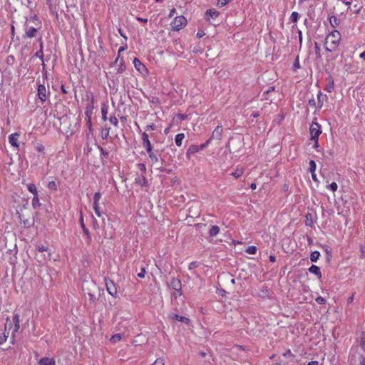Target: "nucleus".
Segmentation results:
<instances>
[{
  "instance_id": "1",
  "label": "nucleus",
  "mask_w": 365,
  "mask_h": 365,
  "mask_svg": "<svg viewBox=\"0 0 365 365\" xmlns=\"http://www.w3.org/2000/svg\"><path fill=\"white\" fill-rule=\"evenodd\" d=\"M341 34L337 30L330 32L325 38L324 46L327 51H336L341 41Z\"/></svg>"
},
{
  "instance_id": "2",
  "label": "nucleus",
  "mask_w": 365,
  "mask_h": 365,
  "mask_svg": "<svg viewBox=\"0 0 365 365\" xmlns=\"http://www.w3.org/2000/svg\"><path fill=\"white\" fill-rule=\"evenodd\" d=\"M187 25V19L183 16H176L170 24V26L173 31H178Z\"/></svg>"
},
{
  "instance_id": "3",
  "label": "nucleus",
  "mask_w": 365,
  "mask_h": 365,
  "mask_svg": "<svg viewBox=\"0 0 365 365\" xmlns=\"http://www.w3.org/2000/svg\"><path fill=\"white\" fill-rule=\"evenodd\" d=\"M50 92L46 88L44 84H38L37 89V96L41 103H43L47 100Z\"/></svg>"
},
{
  "instance_id": "4",
  "label": "nucleus",
  "mask_w": 365,
  "mask_h": 365,
  "mask_svg": "<svg viewBox=\"0 0 365 365\" xmlns=\"http://www.w3.org/2000/svg\"><path fill=\"white\" fill-rule=\"evenodd\" d=\"M322 133L321 125L317 122H312L310 126L311 139L318 138Z\"/></svg>"
},
{
  "instance_id": "5",
  "label": "nucleus",
  "mask_w": 365,
  "mask_h": 365,
  "mask_svg": "<svg viewBox=\"0 0 365 365\" xmlns=\"http://www.w3.org/2000/svg\"><path fill=\"white\" fill-rule=\"evenodd\" d=\"M105 284L106 287V290L108 292V294H110L112 297H115L117 294V288L113 281L107 277H105Z\"/></svg>"
},
{
  "instance_id": "6",
  "label": "nucleus",
  "mask_w": 365,
  "mask_h": 365,
  "mask_svg": "<svg viewBox=\"0 0 365 365\" xmlns=\"http://www.w3.org/2000/svg\"><path fill=\"white\" fill-rule=\"evenodd\" d=\"M133 64L135 69L140 73L142 75H146L148 73V70L145 66L137 58L133 60Z\"/></svg>"
},
{
  "instance_id": "7",
  "label": "nucleus",
  "mask_w": 365,
  "mask_h": 365,
  "mask_svg": "<svg viewBox=\"0 0 365 365\" xmlns=\"http://www.w3.org/2000/svg\"><path fill=\"white\" fill-rule=\"evenodd\" d=\"M20 137V133H14L9 135V143L11 144L12 147L16 148L17 150H19V138Z\"/></svg>"
},
{
  "instance_id": "8",
  "label": "nucleus",
  "mask_w": 365,
  "mask_h": 365,
  "mask_svg": "<svg viewBox=\"0 0 365 365\" xmlns=\"http://www.w3.org/2000/svg\"><path fill=\"white\" fill-rule=\"evenodd\" d=\"M12 322L14 323V327H12L13 331H12V338H15V334L17 333L20 328V316L18 314H15L13 316ZM11 329V327H10Z\"/></svg>"
},
{
  "instance_id": "9",
  "label": "nucleus",
  "mask_w": 365,
  "mask_h": 365,
  "mask_svg": "<svg viewBox=\"0 0 365 365\" xmlns=\"http://www.w3.org/2000/svg\"><path fill=\"white\" fill-rule=\"evenodd\" d=\"M219 16V12L214 9H209L205 13V18L212 24H216L215 19Z\"/></svg>"
},
{
  "instance_id": "10",
  "label": "nucleus",
  "mask_w": 365,
  "mask_h": 365,
  "mask_svg": "<svg viewBox=\"0 0 365 365\" xmlns=\"http://www.w3.org/2000/svg\"><path fill=\"white\" fill-rule=\"evenodd\" d=\"M170 287L177 292L178 296L182 295V292H181L182 284H181V281L179 279L173 278L170 280Z\"/></svg>"
},
{
  "instance_id": "11",
  "label": "nucleus",
  "mask_w": 365,
  "mask_h": 365,
  "mask_svg": "<svg viewBox=\"0 0 365 365\" xmlns=\"http://www.w3.org/2000/svg\"><path fill=\"white\" fill-rule=\"evenodd\" d=\"M94 110V98L91 97V103L87 105L85 110V115L86 118H92Z\"/></svg>"
},
{
  "instance_id": "12",
  "label": "nucleus",
  "mask_w": 365,
  "mask_h": 365,
  "mask_svg": "<svg viewBox=\"0 0 365 365\" xmlns=\"http://www.w3.org/2000/svg\"><path fill=\"white\" fill-rule=\"evenodd\" d=\"M38 365H56V364L52 357H43L38 361Z\"/></svg>"
},
{
  "instance_id": "13",
  "label": "nucleus",
  "mask_w": 365,
  "mask_h": 365,
  "mask_svg": "<svg viewBox=\"0 0 365 365\" xmlns=\"http://www.w3.org/2000/svg\"><path fill=\"white\" fill-rule=\"evenodd\" d=\"M169 317L171 319L177 320V321L182 322H185L186 324H188V322H190V319L188 318L182 317V316H180V315L175 314H170Z\"/></svg>"
},
{
  "instance_id": "14",
  "label": "nucleus",
  "mask_w": 365,
  "mask_h": 365,
  "mask_svg": "<svg viewBox=\"0 0 365 365\" xmlns=\"http://www.w3.org/2000/svg\"><path fill=\"white\" fill-rule=\"evenodd\" d=\"M9 322V318L6 319V327H7V324ZM9 332L6 331V327H5V331L3 333H0V344H3L6 341L7 338L9 337Z\"/></svg>"
},
{
  "instance_id": "15",
  "label": "nucleus",
  "mask_w": 365,
  "mask_h": 365,
  "mask_svg": "<svg viewBox=\"0 0 365 365\" xmlns=\"http://www.w3.org/2000/svg\"><path fill=\"white\" fill-rule=\"evenodd\" d=\"M108 106L106 104H103L101 106V118L103 121L106 122L108 120Z\"/></svg>"
},
{
  "instance_id": "16",
  "label": "nucleus",
  "mask_w": 365,
  "mask_h": 365,
  "mask_svg": "<svg viewBox=\"0 0 365 365\" xmlns=\"http://www.w3.org/2000/svg\"><path fill=\"white\" fill-rule=\"evenodd\" d=\"M37 29L32 26H27L26 29V36L29 38H33L36 36Z\"/></svg>"
},
{
  "instance_id": "17",
  "label": "nucleus",
  "mask_w": 365,
  "mask_h": 365,
  "mask_svg": "<svg viewBox=\"0 0 365 365\" xmlns=\"http://www.w3.org/2000/svg\"><path fill=\"white\" fill-rule=\"evenodd\" d=\"M309 271L311 273L316 274L318 277V278H321L322 277V273L320 272V269H319V267H317L316 265H312L309 267Z\"/></svg>"
},
{
  "instance_id": "18",
  "label": "nucleus",
  "mask_w": 365,
  "mask_h": 365,
  "mask_svg": "<svg viewBox=\"0 0 365 365\" xmlns=\"http://www.w3.org/2000/svg\"><path fill=\"white\" fill-rule=\"evenodd\" d=\"M185 138V134L184 133H178L175 135V143L177 146L180 147L182 143V140Z\"/></svg>"
},
{
  "instance_id": "19",
  "label": "nucleus",
  "mask_w": 365,
  "mask_h": 365,
  "mask_svg": "<svg viewBox=\"0 0 365 365\" xmlns=\"http://www.w3.org/2000/svg\"><path fill=\"white\" fill-rule=\"evenodd\" d=\"M93 210L96 215L98 217H101V208H100V201H93Z\"/></svg>"
},
{
  "instance_id": "20",
  "label": "nucleus",
  "mask_w": 365,
  "mask_h": 365,
  "mask_svg": "<svg viewBox=\"0 0 365 365\" xmlns=\"http://www.w3.org/2000/svg\"><path fill=\"white\" fill-rule=\"evenodd\" d=\"M110 127L105 126L101 130V138L103 140H106L110 135Z\"/></svg>"
},
{
  "instance_id": "21",
  "label": "nucleus",
  "mask_w": 365,
  "mask_h": 365,
  "mask_svg": "<svg viewBox=\"0 0 365 365\" xmlns=\"http://www.w3.org/2000/svg\"><path fill=\"white\" fill-rule=\"evenodd\" d=\"M199 150H200V148L197 145H192L190 146V148H188V150L187 151V158H190V154L197 153V152H199Z\"/></svg>"
},
{
  "instance_id": "22",
  "label": "nucleus",
  "mask_w": 365,
  "mask_h": 365,
  "mask_svg": "<svg viewBox=\"0 0 365 365\" xmlns=\"http://www.w3.org/2000/svg\"><path fill=\"white\" fill-rule=\"evenodd\" d=\"M222 132V128L221 126H217L212 132V138H215L217 139H220V135H221Z\"/></svg>"
},
{
  "instance_id": "23",
  "label": "nucleus",
  "mask_w": 365,
  "mask_h": 365,
  "mask_svg": "<svg viewBox=\"0 0 365 365\" xmlns=\"http://www.w3.org/2000/svg\"><path fill=\"white\" fill-rule=\"evenodd\" d=\"M329 23L332 27H336L339 25L340 21L336 16H331L329 18Z\"/></svg>"
},
{
  "instance_id": "24",
  "label": "nucleus",
  "mask_w": 365,
  "mask_h": 365,
  "mask_svg": "<svg viewBox=\"0 0 365 365\" xmlns=\"http://www.w3.org/2000/svg\"><path fill=\"white\" fill-rule=\"evenodd\" d=\"M83 232L84 235L86 236V240L87 244L90 245L92 241V238H91V233H90L88 229L86 228V226H83Z\"/></svg>"
},
{
  "instance_id": "25",
  "label": "nucleus",
  "mask_w": 365,
  "mask_h": 365,
  "mask_svg": "<svg viewBox=\"0 0 365 365\" xmlns=\"http://www.w3.org/2000/svg\"><path fill=\"white\" fill-rule=\"evenodd\" d=\"M220 232V228L218 226L213 225L211 227L209 231V234L210 236L214 237L216 236Z\"/></svg>"
},
{
  "instance_id": "26",
  "label": "nucleus",
  "mask_w": 365,
  "mask_h": 365,
  "mask_svg": "<svg viewBox=\"0 0 365 365\" xmlns=\"http://www.w3.org/2000/svg\"><path fill=\"white\" fill-rule=\"evenodd\" d=\"M122 337H123V335L121 334H116L113 335L110 337V341L113 344H115V343L120 341L122 339Z\"/></svg>"
},
{
  "instance_id": "27",
  "label": "nucleus",
  "mask_w": 365,
  "mask_h": 365,
  "mask_svg": "<svg viewBox=\"0 0 365 365\" xmlns=\"http://www.w3.org/2000/svg\"><path fill=\"white\" fill-rule=\"evenodd\" d=\"M135 182L141 186H147L148 181L145 176H141L135 179Z\"/></svg>"
},
{
  "instance_id": "28",
  "label": "nucleus",
  "mask_w": 365,
  "mask_h": 365,
  "mask_svg": "<svg viewBox=\"0 0 365 365\" xmlns=\"http://www.w3.org/2000/svg\"><path fill=\"white\" fill-rule=\"evenodd\" d=\"M149 155L150 159L151 160L153 164L157 163L158 162V156L153 153V149L150 151H147Z\"/></svg>"
},
{
  "instance_id": "29",
  "label": "nucleus",
  "mask_w": 365,
  "mask_h": 365,
  "mask_svg": "<svg viewBox=\"0 0 365 365\" xmlns=\"http://www.w3.org/2000/svg\"><path fill=\"white\" fill-rule=\"evenodd\" d=\"M32 206L34 208H37L41 205L38 198V194L34 195V197L32 199Z\"/></svg>"
},
{
  "instance_id": "30",
  "label": "nucleus",
  "mask_w": 365,
  "mask_h": 365,
  "mask_svg": "<svg viewBox=\"0 0 365 365\" xmlns=\"http://www.w3.org/2000/svg\"><path fill=\"white\" fill-rule=\"evenodd\" d=\"M327 82H328V84L327 86L326 90L329 93H331L334 88V81H333L332 78H331V77L328 78Z\"/></svg>"
},
{
  "instance_id": "31",
  "label": "nucleus",
  "mask_w": 365,
  "mask_h": 365,
  "mask_svg": "<svg viewBox=\"0 0 365 365\" xmlns=\"http://www.w3.org/2000/svg\"><path fill=\"white\" fill-rule=\"evenodd\" d=\"M28 190L33 195H37L38 190L36 186L34 183H29L27 186Z\"/></svg>"
},
{
  "instance_id": "32",
  "label": "nucleus",
  "mask_w": 365,
  "mask_h": 365,
  "mask_svg": "<svg viewBox=\"0 0 365 365\" xmlns=\"http://www.w3.org/2000/svg\"><path fill=\"white\" fill-rule=\"evenodd\" d=\"M320 257V253L318 251H314L310 255V260L312 262H317Z\"/></svg>"
},
{
  "instance_id": "33",
  "label": "nucleus",
  "mask_w": 365,
  "mask_h": 365,
  "mask_svg": "<svg viewBox=\"0 0 365 365\" xmlns=\"http://www.w3.org/2000/svg\"><path fill=\"white\" fill-rule=\"evenodd\" d=\"M125 61L123 58L120 59V65H119V67L117 70L118 73H122L125 70Z\"/></svg>"
},
{
  "instance_id": "34",
  "label": "nucleus",
  "mask_w": 365,
  "mask_h": 365,
  "mask_svg": "<svg viewBox=\"0 0 365 365\" xmlns=\"http://www.w3.org/2000/svg\"><path fill=\"white\" fill-rule=\"evenodd\" d=\"M245 252L249 255H255L257 252V247L255 246H249Z\"/></svg>"
},
{
  "instance_id": "35",
  "label": "nucleus",
  "mask_w": 365,
  "mask_h": 365,
  "mask_svg": "<svg viewBox=\"0 0 365 365\" xmlns=\"http://www.w3.org/2000/svg\"><path fill=\"white\" fill-rule=\"evenodd\" d=\"M243 173V170L242 168H237L235 172L232 173V175L235 178H238L240 176L242 175V174Z\"/></svg>"
},
{
  "instance_id": "36",
  "label": "nucleus",
  "mask_w": 365,
  "mask_h": 365,
  "mask_svg": "<svg viewBox=\"0 0 365 365\" xmlns=\"http://www.w3.org/2000/svg\"><path fill=\"white\" fill-rule=\"evenodd\" d=\"M109 121L111 124H113L115 127L118 126V120L115 115H110L109 118Z\"/></svg>"
},
{
  "instance_id": "37",
  "label": "nucleus",
  "mask_w": 365,
  "mask_h": 365,
  "mask_svg": "<svg viewBox=\"0 0 365 365\" xmlns=\"http://www.w3.org/2000/svg\"><path fill=\"white\" fill-rule=\"evenodd\" d=\"M92 118H86V125L89 130V133H93V127H92V122H91Z\"/></svg>"
},
{
  "instance_id": "38",
  "label": "nucleus",
  "mask_w": 365,
  "mask_h": 365,
  "mask_svg": "<svg viewBox=\"0 0 365 365\" xmlns=\"http://www.w3.org/2000/svg\"><path fill=\"white\" fill-rule=\"evenodd\" d=\"M327 189L331 190L332 192H336L337 188H338V185L336 182H332L331 184H329V185H327Z\"/></svg>"
},
{
  "instance_id": "39",
  "label": "nucleus",
  "mask_w": 365,
  "mask_h": 365,
  "mask_svg": "<svg viewBox=\"0 0 365 365\" xmlns=\"http://www.w3.org/2000/svg\"><path fill=\"white\" fill-rule=\"evenodd\" d=\"M143 145L147 151H150V150L153 149V146H152L150 140L143 143Z\"/></svg>"
},
{
  "instance_id": "40",
  "label": "nucleus",
  "mask_w": 365,
  "mask_h": 365,
  "mask_svg": "<svg viewBox=\"0 0 365 365\" xmlns=\"http://www.w3.org/2000/svg\"><path fill=\"white\" fill-rule=\"evenodd\" d=\"M126 49V47H124V46H120L118 51V56L117 58H115V61H114V63L115 64H117L118 61H119V56H120V53L124 51Z\"/></svg>"
},
{
  "instance_id": "41",
  "label": "nucleus",
  "mask_w": 365,
  "mask_h": 365,
  "mask_svg": "<svg viewBox=\"0 0 365 365\" xmlns=\"http://www.w3.org/2000/svg\"><path fill=\"white\" fill-rule=\"evenodd\" d=\"M35 149L38 153H44L45 147L41 143H37V145L35 146Z\"/></svg>"
},
{
  "instance_id": "42",
  "label": "nucleus",
  "mask_w": 365,
  "mask_h": 365,
  "mask_svg": "<svg viewBox=\"0 0 365 365\" xmlns=\"http://www.w3.org/2000/svg\"><path fill=\"white\" fill-rule=\"evenodd\" d=\"M137 168L143 173H145L146 172V166L144 163L137 164Z\"/></svg>"
},
{
  "instance_id": "43",
  "label": "nucleus",
  "mask_w": 365,
  "mask_h": 365,
  "mask_svg": "<svg viewBox=\"0 0 365 365\" xmlns=\"http://www.w3.org/2000/svg\"><path fill=\"white\" fill-rule=\"evenodd\" d=\"M316 168H317V165H316L315 162L314 160H310L309 161V170H310V172L311 173L315 172Z\"/></svg>"
},
{
  "instance_id": "44",
  "label": "nucleus",
  "mask_w": 365,
  "mask_h": 365,
  "mask_svg": "<svg viewBox=\"0 0 365 365\" xmlns=\"http://www.w3.org/2000/svg\"><path fill=\"white\" fill-rule=\"evenodd\" d=\"M48 187L51 190H56L57 185L55 181H51L48 184Z\"/></svg>"
},
{
  "instance_id": "45",
  "label": "nucleus",
  "mask_w": 365,
  "mask_h": 365,
  "mask_svg": "<svg viewBox=\"0 0 365 365\" xmlns=\"http://www.w3.org/2000/svg\"><path fill=\"white\" fill-rule=\"evenodd\" d=\"M290 18L293 22H297L299 18V14L296 11H294L292 13Z\"/></svg>"
},
{
  "instance_id": "46",
  "label": "nucleus",
  "mask_w": 365,
  "mask_h": 365,
  "mask_svg": "<svg viewBox=\"0 0 365 365\" xmlns=\"http://www.w3.org/2000/svg\"><path fill=\"white\" fill-rule=\"evenodd\" d=\"M152 365H165L164 359L162 358L157 359Z\"/></svg>"
},
{
  "instance_id": "47",
  "label": "nucleus",
  "mask_w": 365,
  "mask_h": 365,
  "mask_svg": "<svg viewBox=\"0 0 365 365\" xmlns=\"http://www.w3.org/2000/svg\"><path fill=\"white\" fill-rule=\"evenodd\" d=\"M102 195L99 192H96L93 195V201H100L101 199Z\"/></svg>"
},
{
  "instance_id": "48",
  "label": "nucleus",
  "mask_w": 365,
  "mask_h": 365,
  "mask_svg": "<svg viewBox=\"0 0 365 365\" xmlns=\"http://www.w3.org/2000/svg\"><path fill=\"white\" fill-rule=\"evenodd\" d=\"M51 252H48V257H45V256H43V257H39L38 255L36 256V258L37 259V260L38 262H43V261H46V259H50V257H51Z\"/></svg>"
},
{
  "instance_id": "49",
  "label": "nucleus",
  "mask_w": 365,
  "mask_h": 365,
  "mask_svg": "<svg viewBox=\"0 0 365 365\" xmlns=\"http://www.w3.org/2000/svg\"><path fill=\"white\" fill-rule=\"evenodd\" d=\"M36 249H37V250L39 252H48V248L47 247L43 246V245L38 246Z\"/></svg>"
},
{
  "instance_id": "50",
  "label": "nucleus",
  "mask_w": 365,
  "mask_h": 365,
  "mask_svg": "<svg viewBox=\"0 0 365 365\" xmlns=\"http://www.w3.org/2000/svg\"><path fill=\"white\" fill-rule=\"evenodd\" d=\"M360 344L362 349L365 351V333L361 337Z\"/></svg>"
},
{
  "instance_id": "51",
  "label": "nucleus",
  "mask_w": 365,
  "mask_h": 365,
  "mask_svg": "<svg viewBox=\"0 0 365 365\" xmlns=\"http://www.w3.org/2000/svg\"><path fill=\"white\" fill-rule=\"evenodd\" d=\"M197 266H198V262H197L194 261V262H190V263L189 264V265H188V269L191 270V269H192L196 268Z\"/></svg>"
},
{
  "instance_id": "52",
  "label": "nucleus",
  "mask_w": 365,
  "mask_h": 365,
  "mask_svg": "<svg viewBox=\"0 0 365 365\" xmlns=\"http://www.w3.org/2000/svg\"><path fill=\"white\" fill-rule=\"evenodd\" d=\"M316 302L318 303V304H325L326 302V299L322 297H318L317 299H316Z\"/></svg>"
},
{
  "instance_id": "53",
  "label": "nucleus",
  "mask_w": 365,
  "mask_h": 365,
  "mask_svg": "<svg viewBox=\"0 0 365 365\" xmlns=\"http://www.w3.org/2000/svg\"><path fill=\"white\" fill-rule=\"evenodd\" d=\"M148 140H149V136H148V135L145 132H144L142 134V143H144V142L148 141Z\"/></svg>"
},
{
  "instance_id": "54",
  "label": "nucleus",
  "mask_w": 365,
  "mask_h": 365,
  "mask_svg": "<svg viewBox=\"0 0 365 365\" xmlns=\"http://www.w3.org/2000/svg\"><path fill=\"white\" fill-rule=\"evenodd\" d=\"M228 2V0H218L217 1V6H223L226 5Z\"/></svg>"
},
{
  "instance_id": "55",
  "label": "nucleus",
  "mask_w": 365,
  "mask_h": 365,
  "mask_svg": "<svg viewBox=\"0 0 365 365\" xmlns=\"http://www.w3.org/2000/svg\"><path fill=\"white\" fill-rule=\"evenodd\" d=\"M155 127H156V126H155V125L154 123H151V124L148 125L146 126L145 130H154L155 129Z\"/></svg>"
},
{
  "instance_id": "56",
  "label": "nucleus",
  "mask_w": 365,
  "mask_h": 365,
  "mask_svg": "<svg viewBox=\"0 0 365 365\" xmlns=\"http://www.w3.org/2000/svg\"><path fill=\"white\" fill-rule=\"evenodd\" d=\"M145 274V269L144 268L141 269V271L138 274V277L140 278H144Z\"/></svg>"
},
{
  "instance_id": "57",
  "label": "nucleus",
  "mask_w": 365,
  "mask_h": 365,
  "mask_svg": "<svg viewBox=\"0 0 365 365\" xmlns=\"http://www.w3.org/2000/svg\"><path fill=\"white\" fill-rule=\"evenodd\" d=\"M324 97V96L319 93V95H318V101H319V107H322V103L321 102L322 100V98Z\"/></svg>"
},
{
  "instance_id": "58",
  "label": "nucleus",
  "mask_w": 365,
  "mask_h": 365,
  "mask_svg": "<svg viewBox=\"0 0 365 365\" xmlns=\"http://www.w3.org/2000/svg\"><path fill=\"white\" fill-rule=\"evenodd\" d=\"M324 97V96L319 93V95H318V101H319V107H322V103L321 102L322 100V98Z\"/></svg>"
},
{
  "instance_id": "59",
  "label": "nucleus",
  "mask_w": 365,
  "mask_h": 365,
  "mask_svg": "<svg viewBox=\"0 0 365 365\" xmlns=\"http://www.w3.org/2000/svg\"><path fill=\"white\" fill-rule=\"evenodd\" d=\"M176 13V9L175 8H173L170 11V14L168 15V17L169 18H171L174 16V14Z\"/></svg>"
},
{
  "instance_id": "60",
  "label": "nucleus",
  "mask_w": 365,
  "mask_h": 365,
  "mask_svg": "<svg viewBox=\"0 0 365 365\" xmlns=\"http://www.w3.org/2000/svg\"><path fill=\"white\" fill-rule=\"evenodd\" d=\"M42 47H43L42 42H41V50L39 51L36 52V55L37 56L42 57V56H43Z\"/></svg>"
},
{
  "instance_id": "61",
  "label": "nucleus",
  "mask_w": 365,
  "mask_h": 365,
  "mask_svg": "<svg viewBox=\"0 0 365 365\" xmlns=\"http://www.w3.org/2000/svg\"><path fill=\"white\" fill-rule=\"evenodd\" d=\"M136 19L139 22H143V23H147L148 22V19H143V18H141V17H137Z\"/></svg>"
},
{
  "instance_id": "62",
  "label": "nucleus",
  "mask_w": 365,
  "mask_h": 365,
  "mask_svg": "<svg viewBox=\"0 0 365 365\" xmlns=\"http://www.w3.org/2000/svg\"><path fill=\"white\" fill-rule=\"evenodd\" d=\"M311 140H314V148H318L319 147V143H318V138H316V139H311Z\"/></svg>"
},
{
  "instance_id": "63",
  "label": "nucleus",
  "mask_w": 365,
  "mask_h": 365,
  "mask_svg": "<svg viewBox=\"0 0 365 365\" xmlns=\"http://www.w3.org/2000/svg\"><path fill=\"white\" fill-rule=\"evenodd\" d=\"M307 365H318V361H312L309 362Z\"/></svg>"
},
{
  "instance_id": "64",
  "label": "nucleus",
  "mask_w": 365,
  "mask_h": 365,
  "mask_svg": "<svg viewBox=\"0 0 365 365\" xmlns=\"http://www.w3.org/2000/svg\"><path fill=\"white\" fill-rule=\"evenodd\" d=\"M360 58L365 60V51L360 54Z\"/></svg>"
}]
</instances>
